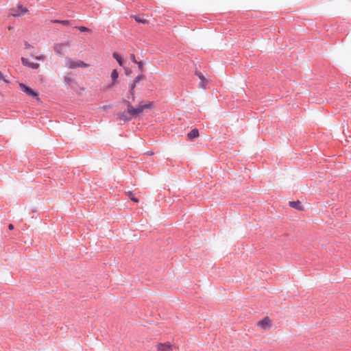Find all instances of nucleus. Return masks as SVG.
I'll return each instance as SVG.
<instances>
[{"label":"nucleus","instance_id":"f257e3e1","mask_svg":"<svg viewBox=\"0 0 351 351\" xmlns=\"http://www.w3.org/2000/svg\"><path fill=\"white\" fill-rule=\"evenodd\" d=\"M128 112L132 117H136L139 114L143 112L146 108H152V103L149 102L148 104H143L140 103L136 108L133 107L130 102H128Z\"/></svg>","mask_w":351,"mask_h":351},{"label":"nucleus","instance_id":"f03ea898","mask_svg":"<svg viewBox=\"0 0 351 351\" xmlns=\"http://www.w3.org/2000/svg\"><path fill=\"white\" fill-rule=\"evenodd\" d=\"M65 66L69 69H76V68H87L89 66L88 64L80 60H73L69 58L65 59Z\"/></svg>","mask_w":351,"mask_h":351},{"label":"nucleus","instance_id":"7ed1b4c3","mask_svg":"<svg viewBox=\"0 0 351 351\" xmlns=\"http://www.w3.org/2000/svg\"><path fill=\"white\" fill-rule=\"evenodd\" d=\"M28 12V10L27 8L23 7L22 5H18L16 8H12L11 10L10 14L14 17H18Z\"/></svg>","mask_w":351,"mask_h":351},{"label":"nucleus","instance_id":"20e7f679","mask_svg":"<svg viewBox=\"0 0 351 351\" xmlns=\"http://www.w3.org/2000/svg\"><path fill=\"white\" fill-rule=\"evenodd\" d=\"M258 326L262 329L266 330L271 326V321L268 317H264L258 322Z\"/></svg>","mask_w":351,"mask_h":351},{"label":"nucleus","instance_id":"39448f33","mask_svg":"<svg viewBox=\"0 0 351 351\" xmlns=\"http://www.w3.org/2000/svg\"><path fill=\"white\" fill-rule=\"evenodd\" d=\"M70 43L69 41L56 44L53 47L54 51L58 54H62L66 47H69Z\"/></svg>","mask_w":351,"mask_h":351},{"label":"nucleus","instance_id":"423d86ee","mask_svg":"<svg viewBox=\"0 0 351 351\" xmlns=\"http://www.w3.org/2000/svg\"><path fill=\"white\" fill-rule=\"evenodd\" d=\"M21 60L23 65L32 69H38L40 67V64L38 63L31 62L27 58L23 57L21 58Z\"/></svg>","mask_w":351,"mask_h":351},{"label":"nucleus","instance_id":"0eeeda50","mask_svg":"<svg viewBox=\"0 0 351 351\" xmlns=\"http://www.w3.org/2000/svg\"><path fill=\"white\" fill-rule=\"evenodd\" d=\"M19 87L27 95L32 96V97H38V93L36 92H35L34 90H33L32 88H30L29 87L27 86L24 84L19 83Z\"/></svg>","mask_w":351,"mask_h":351},{"label":"nucleus","instance_id":"6e6552de","mask_svg":"<svg viewBox=\"0 0 351 351\" xmlns=\"http://www.w3.org/2000/svg\"><path fill=\"white\" fill-rule=\"evenodd\" d=\"M158 351H171L172 345L170 343H160L156 346Z\"/></svg>","mask_w":351,"mask_h":351},{"label":"nucleus","instance_id":"1a4fd4ad","mask_svg":"<svg viewBox=\"0 0 351 351\" xmlns=\"http://www.w3.org/2000/svg\"><path fill=\"white\" fill-rule=\"evenodd\" d=\"M289 204L291 207L295 208L298 210H303L304 208L302 203L300 201H292L289 202Z\"/></svg>","mask_w":351,"mask_h":351},{"label":"nucleus","instance_id":"9d476101","mask_svg":"<svg viewBox=\"0 0 351 351\" xmlns=\"http://www.w3.org/2000/svg\"><path fill=\"white\" fill-rule=\"evenodd\" d=\"M137 84L134 83V82L130 84L129 86V88H130V90H129V93H130V96L128 97V98H131L132 101H134L135 100V94H134V89L136 88V86Z\"/></svg>","mask_w":351,"mask_h":351},{"label":"nucleus","instance_id":"9b49d317","mask_svg":"<svg viewBox=\"0 0 351 351\" xmlns=\"http://www.w3.org/2000/svg\"><path fill=\"white\" fill-rule=\"evenodd\" d=\"M199 136V131L197 129H193L189 133H188L187 136L190 139H193L197 138Z\"/></svg>","mask_w":351,"mask_h":351},{"label":"nucleus","instance_id":"f8f14e48","mask_svg":"<svg viewBox=\"0 0 351 351\" xmlns=\"http://www.w3.org/2000/svg\"><path fill=\"white\" fill-rule=\"evenodd\" d=\"M119 77V73L116 69L113 70L111 73V78H112V84L111 86H114L117 83V80Z\"/></svg>","mask_w":351,"mask_h":351},{"label":"nucleus","instance_id":"ddd939ff","mask_svg":"<svg viewBox=\"0 0 351 351\" xmlns=\"http://www.w3.org/2000/svg\"><path fill=\"white\" fill-rule=\"evenodd\" d=\"M112 56L118 62V63L120 66H123V60L122 58L121 57V56L118 53H117V52L113 53Z\"/></svg>","mask_w":351,"mask_h":351},{"label":"nucleus","instance_id":"4468645a","mask_svg":"<svg viewBox=\"0 0 351 351\" xmlns=\"http://www.w3.org/2000/svg\"><path fill=\"white\" fill-rule=\"evenodd\" d=\"M134 19H135V21L136 22L140 23L146 24L148 23L147 20H146L145 19L141 18L138 16H134Z\"/></svg>","mask_w":351,"mask_h":351},{"label":"nucleus","instance_id":"2eb2a0df","mask_svg":"<svg viewBox=\"0 0 351 351\" xmlns=\"http://www.w3.org/2000/svg\"><path fill=\"white\" fill-rule=\"evenodd\" d=\"M127 195L130 197V199L132 201H133V202H136V203L138 202V199L137 198H136V197L133 195V193H132V191H128V192L127 193Z\"/></svg>","mask_w":351,"mask_h":351},{"label":"nucleus","instance_id":"dca6fc26","mask_svg":"<svg viewBox=\"0 0 351 351\" xmlns=\"http://www.w3.org/2000/svg\"><path fill=\"white\" fill-rule=\"evenodd\" d=\"M119 119L123 120V121H128V120H130V118H129V117H128L126 116V114H125V112L120 113V114H119Z\"/></svg>","mask_w":351,"mask_h":351},{"label":"nucleus","instance_id":"f3484780","mask_svg":"<svg viewBox=\"0 0 351 351\" xmlns=\"http://www.w3.org/2000/svg\"><path fill=\"white\" fill-rule=\"evenodd\" d=\"M53 23H61L63 25H65V26H68L70 25V22L69 21H59V20H53L52 21Z\"/></svg>","mask_w":351,"mask_h":351},{"label":"nucleus","instance_id":"a211bd4d","mask_svg":"<svg viewBox=\"0 0 351 351\" xmlns=\"http://www.w3.org/2000/svg\"><path fill=\"white\" fill-rule=\"evenodd\" d=\"M144 79V75H139L138 76H136L135 77V79L134 80V82L137 84L138 82H140L141 80H143Z\"/></svg>","mask_w":351,"mask_h":351},{"label":"nucleus","instance_id":"6ab92c4d","mask_svg":"<svg viewBox=\"0 0 351 351\" xmlns=\"http://www.w3.org/2000/svg\"><path fill=\"white\" fill-rule=\"evenodd\" d=\"M77 29L82 32H90V29L86 27H84V26H81V27H78Z\"/></svg>","mask_w":351,"mask_h":351},{"label":"nucleus","instance_id":"aec40b11","mask_svg":"<svg viewBox=\"0 0 351 351\" xmlns=\"http://www.w3.org/2000/svg\"><path fill=\"white\" fill-rule=\"evenodd\" d=\"M136 64L138 65V69L141 71L143 70V69H144V64H143V62L142 61H138V62H136Z\"/></svg>","mask_w":351,"mask_h":351},{"label":"nucleus","instance_id":"412c9836","mask_svg":"<svg viewBox=\"0 0 351 351\" xmlns=\"http://www.w3.org/2000/svg\"><path fill=\"white\" fill-rule=\"evenodd\" d=\"M24 46L25 49H30L34 48V47L27 42H25Z\"/></svg>","mask_w":351,"mask_h":351},{"label":"nucleus","instance_id":"4be33fe9","mask_svg":"<svg viewBox=\"0 0 351 351\" xmlns=\"http://www.w3.org/2000/svg\"><path fill=\"white\" fill-rule=\"evenodd\" d=\"M36 60L44 61L45 60V56L44 55H40L35 57Z\"/></svg>","mask_w":351,"mask_h":351},{"label":"nucleus","instance_id":"5701e85b","mask_svg":"<svg viewBox=\"0 0 351 351\" xmlns=\"http://www.w3.org/2000/svg\"><path fill=\"white\" fill-rule=\"evenodd\" d=\"M130 59H131V60H132L134 63H135V64H136V62H138V61H137V60H136V58H135L134 54H131V55H130Z\"/></svg>","mask_w":351,"mask_h":351},{"label":"nucleus","instance_id":"b1692460","mask_svg":"<svg viewBox=\"0 0 351 351\" xmlns=\"http://www.w3.org/2000/svg\"><path fill=\"white\" fill-rule=\"evenodd\" d=\"M197 75H198L199 78L201 79L202 80H204V77L202 73H199Z\"/></svg>","mask_w":351,"mask_h":351},{"label":"nucleus","instance_id":"393cba45","mask_svg":"<svg viewBox=\"0 0 351 351\" xmlns=\"http://www.w3.org/2000/svg\"><path fill=\"white\" fill-rule=\"evenodd\" d=\"M8 229L10 230H13L14 229L13 224H12V223L9 224Z\"/></svg>","mask_w":351,"mask_h":351},{"label":"nucleus","instance_id":"a878e982","mask_svg":"<svg viewBox=\"0 0 351 351\" xmlns=\"http://www.w3.org/2000/svg\"><path fill=\"white\" fill-rule=\"evenodd\" d=\"M3 73L0 71V80H3Z\"/></svg>","mask_w":351,"mask_h":351},{"label":"nucleus","instance_id":"bb28decb","mask_svg":"<svg viewBox=\"0 0 351 351\" xmlns=\"http://www.w3.org/2000/svg\"><path fill=\"white\" fill-rule=\"evenodd\" d=\"M3 80L5 83H10V82H9L8 80H5V79H4V78L3 79Z\"/></svg>","mask_w":351,"mask_h":351},{"label":"nucleus","instance_id":"cd10ccee","mask_svg":"<svg viewBox=\"0 0 351 351\" xmlns=\"http://www.w3.org/2000/svg\"><path fill=\"white\" fill-rule=\"evenodd\" d=\"M102 108L106 109V106H103Z\"/></svg>","mask_w":351,"mask_h":351}]
</instances>
